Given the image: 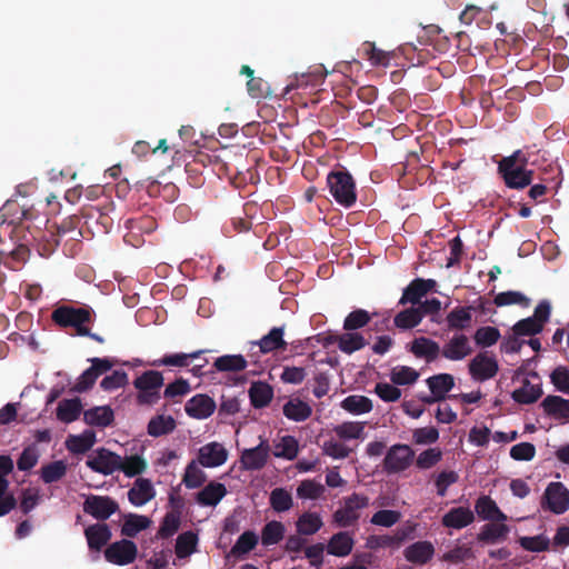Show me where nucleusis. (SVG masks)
<instances>
[{
    "label": "nucleus",
    "mask_w": 569,
    "mask_h": 569,
    "mask_svg": "<svg viewBox=\"0 0 569 569\" xmlns=\"http://www.w3.org/2000/svg\"><path fill=\"white\" fill-rule=\"evenodd\" d=\"M67 471V465L62 460L50 462L41 468V479L46 483L60 480Z\"/></svg>",
    "instance_id": "864d4df0"
},
{
    "label": "nucleus",
    "mask_w": 569,
    "mask_h": 569,
    "mask_svg": "<svg viewBox=\"0 0 569 569\" xmlns=\"http://www.w3.org/2000/svg\"><path fill=\"white\" fill-rule=\"evenodd\" d=\"M138 555L137 545L127 539H122L109 545L104 550V558L110 563L126 566L132 563Z\"/></svg>",
    "instance_id": "6e6552de"
},
{
    "label": "nucleus",
    "mask_w": 569,
    "mask_h": 569,
    "mask_svg": "<svg viewBox=\"0 0 569 569\" xmlns=\"http://www.w3.org/2000/svg\"><path fill=\"white\" fill-rule=\"evenodd\" d=\"M473 520V511L470 508L457 507L443 515L442 525L447 528L462 529L472 523Z\"/></svg>",
    "instance_id": "aec40b11"
},
{
    "label": "nucleus",
    "mask_w": 569,
    "mask_h": 569,
    "mask_svg": "<svg viewBox=\"0 0 569 569\" xmlns=\"http://www.w3.org/2000/svg\"><path fill=\"white\" fill-rule=\"evenodd\" d=\"M499 371L498 360L488 352L477 353L468 363V372L476 382H485L496 377Z\"/></svg>",
    "instance_id": "423d86ee"
},
{
    "label": "nucleus",
    "mask_w": 569,
    "mask_h": 569,
    "mask_svg": "<svg viewBox=\"0 0 569 569\" xmlns=\"http://www.w3.org/2000/svg\"><path fill=\"white\" fill-rule=\"evenodd\" d=\"M138 390V401L141 405H153L160 399V389L163 385V376L159 371H147L133 382Z\"/></svg>",
    "instance_id": "20e7f679"
},
{
    "label": "nucleus",
    "mask_w": 569,
    "mask_h": 569,
    "mask_svg": "<svg viewBox=\"0 0 569 569\" xmlns=\"http://www.w3.org/2000/svg\"><path fill=\"white\" fill-rule=\"evenodd\" d=\"M541 393L542 391L539 383H533L525 379L521 387L512 392V398L519 403H532L538 400Z\"/></svg>",
    "instance_id": "4c0bfd02"
},
{
    "label": "nucleus",
    "mask_w": 569,
    "mask_h": 569,
    "mask_svg": "<svg viewBox=\"0 0 569 569\" xmlns=\"http://www.w3.org/2000/svg\"><path fill=\"white\" fill-rule=\"evenodd\" d=\"M84 536L91 550L100 551L111 538V531L106 523H94L86 528Z\"/></svg>",
    "instance_id": "4be33fe9"
},
{
    "label": "nucleus",
    "mask_w": 569,
    "mask_h": 569,
    "mask_svg": "<svg viewBox=\"0 0 569 569\" xmlns=\"http://www.w3.org/2000/svg\"><path fill=\"white\" fill-rule=\"evenodd\" d=\"M326 489L325 486L320 482L307 479L300 482V485L297 488V496L300 499L305 500H316L319 499L323 493Z\"/></svg>",
    "instance_id": "de8ad7c7"
},
{
    "label": "nucleus",
    "mask_w": 569,
    "mask_h": 569,
    "mask_svg": "<svg viewBox=\"0 0 569 569\" xmlns=\"http://www.w3.org/2000/svg\"><path fill=\"white\" fill-rule=\"evenodd\" d=\"M198 536L192 531H186L178 536L176 542V556L186 559L197 551Z\"/></svg>",
    "instance_id": "ea45409f"
},
{
    "label": "nucleus",
    "mask_w": 569,
    "mask_h": 569,
    "mask_svg": "<svg viewBox=\"0 0 569 569\" xmlns=\"http://www.w3.org/2000/svg\"><path fill=\"white\" fill-rule=\"evenodd\" d=\"M365 429L366 422L363 421H345L336 425L331 432L349 445L352 440H363L366 437Z\"/></svg>",
    "instance_id": "412c9836"
},
{
    "label": "nucleus",
    "mask_w": 569,
    "mask_h": 569,
    "mask_svg": "<svg viewBox=\"0 0 569 569\" xmlns=\"http://www.w3.org/2000/svg\"><path fill=\"white\" fill-rule=\"evenodd\" d=\"M327 184L333 199L343 207H351L357 199L356 186L348 172L336 171L327 177Z\"/></svg>",
    "instance_id": "f03ea898"
},
{
    "label": "nucleus",
    "mask_w": 569,
    "mask_h": 569,
    "mask_svg": "<svg viewBox=\"0 0 569 569\" xmlns=\"http://www.w3.org/2000/svg\"><path fill=\"white\" fill-rule=\"evenodd\" d=\"M259 439L258 446L244 449L241 453L240 463L246 470H259L263 468L268 461L270 446L262 437Z\"/></svg>",
    "instance_id": "ddd939ff"
},
{
    "label": "nucleus",
    "mask_w": 569,
    "mask_h": 569,
    "mask_svg": "<svg viewBox=\"0 0 569 569\" xmlns=\"http://www.w3.org/2000/svg\"><path fill=\"white\" fill-rule=\"evenodd\" d=\"M543 508L556 515L566 512L569 508V490L561 482H551L543 495Z\"/></svg>",
    "instance_id": "1a4fd4ad"
},
{
    "label": "nucleus",
    "mask_w": 569,
    "mask_h": 569,
    "mask_svg": "<svg viewBox=\"0 0 569 569\" xmlns=\"http://www.w3.org/2000/svg\"><path fill=\"white\" fill-rule=\"evenodd\" d=\"M423 318L421 308H409L395 317V325L400 329H411L418 326Z\"/></svg>",
    "instance_id": "a18cd8bd"
},
{
    "label": "nucleus",
    "mask_w": 569,
    "mask_h": 569,
    "mask_svg": "<svg viewBox=\"0 0 569 569\" xmlns=\"http://www.w3.org/2000/svg\"><path fill=\"white\" fill-rule=\"evenodd\" d=\"M216 409L214 401L206 395H197L189 399L184 406L186 412L196 419L210 417Z\"/></svg>",
    "instance_id": "dca6fc26"
},
{
    "label": "nucleus",
    "mask_w": 569,
    "mask_h": 569,
    "mask_svg": "<svg viewBox=\"0 0 569 569\" xmlns=\"http://www.w3.org/2000/svg\"><path fill=\"white\" fill-rule=\"evenodd\" d=\"M435 553V548L429 541H418L405 549V558L415 563H426Z\"/></svg>",
    "instance_id": "c85d7f7f"
},
{
    "label": "nucleus",
    "mask_w": 569,
    "mask_h": 569,
    "mask_svg": "<svg viewBox=\"0 0 569 569\" xmlns=\"http://www.w3.org/2000/svg\"><path fill=\"white\" fill-rule=\"evenodd\" d=\"M495 303L498 307L519 305L528 307L530 299L519 291H505L500 292L495 297Z\"/></svg>",
    "instance_id": "13d9d810"
},
{
    "label": "nucleus",
    "mask_w": 569,
    "mask_h": 569,
    "mask_svg": "<svg viewBox=\"0 0 569 569\" xmlns=\"http://www.w3.org/2000/svg\"><path fill=\"white\" fill-rule=\"evenodd\" d=\"M228 457L229 452L222 443L211 441L198 449L196 460L200 462L203 468L212 469L224 465Z\"/></svg>",
    "instance_id": "9d476101"
},
{
    "label": "nucleus",
    "mask_w": 569,
    "mask_h": 569,
    "mask_svg": "<svg viewBox=\"0 0 569 569\" xmlns=\"http://www.w3.org/2000/svg\"><path fill=\"white\" fill-rule=\"evenodd\" d=\"M441 349V356L450 361H461L472 352V347L467 336L453 335Z\"/></svg>",
    "instance_id": "4468645a"
},
{
    "label": "nucleus",
    "mask_w": 569,
    "mask_h": 569,
    "mask_svg": "<svg viewBox=\"0 0 569 569\" xmlns=\"http://www.w3.org/2000/svg\"><path fill=\"white\" fill-rule=\"evenodd\" d=\"M148 469V461L143 452H136L124 457L120 456L119 470L126 477L133 478L143 475Z\"/></svg>",
    "instance_id": "a211bd4d"
},
{
    "label": "nucleus",
    "mask_w": 569,
    "mask_h": 569,
    "mask_svg": "<svg viewBox=\"0 0 569 569\" xmlns=\"http://www.w3.org/2000/svg\"><path fill=\"white\" fill-rule=\"evenodd\" d=\"M156 496V490L152 482L147 478H138L128 491L129 501L136 506L141 507L151 501Z\"/></svg>",
    "instance_id": "2eb2a0df"
},
{
    "label": "nucleus",
    "mask_w": 569,
    "mask_h": 569,
    "mask_svg": "<svg viewBox=\"0 0 569 569\" xmlns=\"http://www.w3.org/2000/svg\"><path fill=\"white\" fill-rule=\"evenodd\" d=\"M258 543V536L252 531L243 532L233 547L231 548V555L242 556L251 551Z\"/></svg>",
    "instance_id": "5fc2aeb1"
},
{
    "label": "nucleus",
    "mask_w": 569,
    "mask_h": 569,
    "mask_svg": "<svg viewBox=\"0 0 569 569\" xmlns=\"http://www.w3.org/2000/svg\"><path fill=\"white\" fill-rule=\"evenodd\" d=\"M369 505V499L366 496L353 493L346 498L341 508H339L332 516L333 522L338 527H349L357 522L360 517V510Z\"/></svg>",
    "instance_id": "39448f33"
},
{
    "label": "nucleus",
    "mask_w": 569,
    "mask_h": 569,
    "mask_svg": "<svg viewBox=\"0 0 569 569\" xmlns=\"http://www.w3.org/2000/svg\"><path fill=\"white\" fill-rule=\"evenodd\" d=\"M213 366L218 371L237 372L247 367V361L241 355H226L218 357Z\"/></svg>",
    "instance_id": "37998d69"
},
{
    "label": "nucleus",
    "mask_w": 569,
    "mask_h": 569,
    "mask_svg": "<svg viewBox=\"0 0 569 569\" xmlns=\"http://www.w3.org/2000/svg\"><path fill=\"white\" fill-rule=\"evenodd\" d=\"M427 385L436 399H442L453 388L455 379L449 373L430 377Z\"/></svg>",
    "instance_id": "f704fd0d"
},
{
    "label": "nucleus",
    "mask_w": 569,
    "mask_h": 569,
    "mask_svg": "<svg viewBox=\"0 0 569 569\" xmlns=\"http://www.w3.org/2000/svg\"><path fill=\"white\" fill-rule=\"evenodd\" d=\"M202 468L203 467L196 459L191 460L187 465L182 478V481L187 488L196 489L203 485V482L207 479V476Z\"/></svg>",
    "instance_id": "e433bc0d"
},
{
    "label": "nucleus",
    "mask_w": 569,
    "mask_h": 569,
    "mask_svg": "<svg viewBox=\"0 0 569 569\" xmlns=\"http://www.w3.org/2000/svg\"><path fill=\"white\" fill-rule=\"evenodd\" d=\"M283 525L279 521H270L262 530L261 541L264 546L276 545L283 538Z\"/></svg>",
    "instance_id": "603ef678"
},
{
    "label": "nucleus",
    "mask_w": 569,
    "mask_h": 569,
    "mask_svg": "<svg viewBox=\"0 0 569 569\" xmlns=\"http://www.w3.org/2000/svg\"><path fill=\"white\" fill-rule=\"evenodd\" d=\"M120 456L107 450L99 449L88 457L86 465L96 472L104 476L112 475L119 470Z\"/></svg>",
    "instance_id": "f8f14e48"
},
{
    "label": "nucleus",
    "mask_w": 569,
    "mask_h": 569,
    "mask_svg": "<svg viewBox=\"0 0 569 569\" xmlns=\"http://www.w3.org/2000/svg\"><path fill=\"white\" fill-rule=\"evenodd\" d=\"M419 373L411 367L397 366L390 372V379L395 385L403 386L413 383Z\"/></svg>",
    "instance_id": "3c124183"
},
{
    "label": "nucleus",
    "mask_w": 569,
    "mask_h": 569,
    "mask_svg": "<svg viewBox=\"0 0 569 569\" xmlns=\"http://www.w3.org/2000/svg\"><path fill=\"white\" fill-rule=\"evenodd\" d=\"M176 428V421L171 416L159 415L148 423V433L152 437H160L171 432Z\"/></svg>",
    "instance_id": "c03bdc74"
},
{
    "label": "nucleus",
    "mask_w": 569,
    "mask_h": 569,
    "mask_svg": "<svg viewBox=\"0 0 569 569\" xmlns=\"http://www.w3.org/2000/svg\"><path fill=\"white\" fill-rule=\"evenodd\" d=\"M526 162L519 150L499 162V171L509 188L523 189L531 183L532 171L526 168Z\"/></svg>",
    "instance_id": "f257e3e1"
},
{
    "label": "nucleus",
    "mask_w": 569,
    "mask_h": 569,
    "mask_svg": "<svg viewBox=\"0 0 569 569\" xmlns=\"http://www.w3.org/2000/svg\"><path fill=\"white\" fill-rule=\"evenodd\" d=\"M475 510L482 520L500 522L507 520V516L499 509L498 505L488 496H482L476 501Z\"/></svg>",
    "instance_id": "b1692460"
},
{
    "label": "nucleus",
    "mask_w": 569,
    "mask_h": 569,
    "mask_svg": "<svg viewBox=\"0 0 569 569\" xmlns=\"http://www.w3.org/2000/svg\"><path fill=\"white\" fill-rule=\"evenodd\" d=\"M261 352L267 353L279 348H283L286 342L283 340V329L282 328H273L269 331L268 335L263 336L258 342Z\"/></svg>",
    "instance_id": "49530a36"
},
{
    "label": "nucleus",
    "mask_w": 569,
    "mask_h": 569,
    "mask_svg": "<svg viewBox=\"0 0 569 569\" xmlns=\"http://www.w3.org/2000/svg\"><path fill=\"white\" fill-rule=\"evenodd\" d=\"M410 351L417 357L425 359L427 362L436 360L441 355L439 345L428 338L419 337L411 343Z\"/></svg>",
    "instance_id": "5701e85b"
},
{
    "label": "nucleus",
    "mask_w": 569,
    "mask_h": 569,
    "mask_svg": "<svg viewBox=\"0 0 569 569\" xmlns=\"http://www.w3.org/2000/svg\"><path fill=\"white\" fill-rule=\"evenodd\" d=\"M536 448L530 442H520L511 447L510 457L517 461H530L535 458Z\"/></svg>",
    "instance_id": "338daca9"
},
{
    "label": "nucleus",
    "mask_w": 569,
    "mask_h": 569,
    "mask_svg": "<svg viewBox=\"0 0 569 569\" xmlns=\"http://www.w3.org/2000/svg\"><path fill=\"white\" fill-rule=\"evenodd\" d=\"M92 319V310L90 308H73L70 306H61L52 312V320L61 327H74L79 335H89L88 329L83 326Z\"/></svg>",
    "instance_id": "7ed1b4c3"
},
{
    "label": "nucleus",
    "mask_w": 569,
    "mask_h": 569,
    "mask_svg": "<svg viewBox=\"0 0 569 569\" xmlns=\"http://www.w3.org/2000/svg\"><path fill=\"white\" fill-rule=\"evenodd\" d=\"M272 453L276 458L293 460L299 453V442L293 436H282L273 440Z\"/></svg>",
    "instance_id": "393cba45"
},
{
    "label": "nucleus",
    "mask_w": 569,
    "mask_h": 569,
    "mask_svg": "<svg viewBox=\"0 0 569 569\" xmlns=\"http://www.w3.org/2000/svg\"><path fill=\"white\" fill-rule=\"evenodd\" d=\"M321 451L325 456L335 460H342L352 453L353 448L331 432L327 436V439L323 440Z\"/></svg>",
    "instance_id": "6ab92c4d"
},
{
    "label": "nucleus",
    "mask_w": 569,
    "mask_h": 569,
    "mask_svg": "<svg viewBox=\"0 0 569 569\" xmlns=\"http://www.w3.org/2000/svg\"><path fill=\"white\" fill-rule=\"evenodd\" d=\"M541 321L529 317L518 321L513 326V331L518 336H530L539 333L542 330Z\"/></svg>",
    "instance_id": "e2e57ef3"
},
{
    "label": "nucleus",
    "mask_w": 569,
    "mask_h": 569,
    "mask_svg": "<svg viewBox=\"0 0 569 569\" xmlns=\"http://www.w3.org/2000/svg\"><path fill=\"white\" fill-rule=\"evenodd\" d=\"M447 322L449 328L452 329H465L471 322L470 308H455L447 316Z\"/></svg>",
    "instance_id": "8fccbe9b"
},
{
    "label": "nucleus",
    "mask_w": 569,
    "mask_h": 569,
    "mask_svg": "<svg viewBox=\"0 0 569 569\" xmlns=\"http://www.w3.org/2000/svg\"><path fill=\"white\" fill-rule=\"evenodd\" d=\"M203 351L198 350L190 353H172L167 355L161 359L154 360L151 362V366L160 367H187L190 365V361L198 358Z\"/></svg>",
    "instance_id": "79ce46f5"
},
{
    "label": "nucleus",
    "mask_w": 569,
    "mask_h": 569,
    "mask_svg": "<svg viewBox=\"0 0 569 569\" xmlns=\"http://www.w3.org/2000/svg\"><path fill=\"white\" fill-rule=\"evenodd\" d=\"M473 338L478 346L483 348L491 347L499 340L500 332L495 327H482L476 331Z\"/></svg>",
    "instance_id": "680f3d73"
},
{
    "label": "nucleus",
    "mask_w": 569,
    "mask_h": 569,
    "mask_svg": "<svg viewBox=\"0 0 569 569\" xmlns=\"http://www.w3.org/2000/svg\"><path fill=\"white\" fill-rule=\"evenodd\" d=\"M96 442L93 431L87 430L79 436H72L67 440L68 448L73 452H84L89 450Z\"/></svg>",
    "instance_id": "09e8293b"
},
{
    "label": "nucleus",
    "mask_w": 569,
    "mask_h": 569,
    "mask_svg": "<svg viewBox=\"0 0 569 569\" xmlns=\"http://www.w3.org/2000/svg\"><path fill=\"white\" fill-rule=\"evenodd\" d=\"M371 317L368 311L363 309H357L350 312L343 322V329L347 331L357 330L367 326Z\"/></svg>",
    "instance_id": "bf43d9fd"
},
{
    "label": "nucleus",
    "mask_w": 569,
    "mask_h": 569,
    "mask_svg": "<svg viewBox=\"0 0 569 569\" xmlns=\"http://www.w3.org/2000/svg\"><path fill=\"white\" fill-rule=\"evenodd\" d=\"M401 518V513L396 510H379L371 517V523L380 527H391Z\"/></svg>",
    "instance_id": "69168bd1"
},
{
    "label": "nucleus",
    "mask_w": 569,
    "mask_h": 569,
    "mask_svg": "<svg viewBox=\"0 0 569 569\" xmlns=\"http://www.w3.org/2000/svg\"><path fill=\"white\" fill-rule=\"evenodd\" d=\"M427 295L425 287L421 284V278L413 280L403 291L402 297L400 298V303L406 305L417 303L420 301L422 297Z\"/></svg>",
    "instance_id": "052dcab7"
},
{
    "label": "nucleus",
    "mask_w": 569,
    "mask_h": 569,
    "mask_svg": "<svg viewBox=\"0 0 569 569\" xmlns=\"http://www.w3.org/2000/svg\"><path fill=\"white\" fill-rule=\"evenodd\" d=\"M249 397L254 408H263L272 400L273 389L267 382L256 381L249 388Z\"/></svg>",
    "instance_id": "c756f323"
},
{
    "label": "nucleus",
    "mask_w": 569,
    "mask_h": 569,
    "mask_svg": "<svg viewBox=\"0 0 569 569\" xmlns=\"http://www.w3.org/2000/svg\"><path fill=\"white\" fill-rule=\"evenodd\" d=\"M520 546L531 552L546 551L550 547V539L545 535H538L533 537H521L519 538Z\"/></svg>",
    "instance_id": "4d7b16f0"
},
{
    "label": "nucleus",
    "mask_w": 569,
    "mask_h": 569,
    "mask_svg": "<svg viewBox=\"0 0 569 569\" xmlns=\"http://www.w3.org/2000/svg\"><path fill=\"white\" fill-rule=\"evenodd\" d=\"M83 511L97 520H107L119 509L114 499L108 496L89 495L83 501Z\"/></svg>",
    "instance_id": "0eeeda50"
},
{
    "label": "nucleus",
    "mask_w": 569,
    "mask_h": 569,
    "mask_svg": "<svg viewBox=\"0 0 569 569\" xmlns=\"http://www.w3.org/2000/svg\"><path fill=\"white\" fill-rule=\"evenodd\" d=\"M322 518L317 512H305L297 520V531L300 535L311 536L322 527Z\"/></svg>",
    "instance_id": "a19ab883"
},
{
    "label": "nucleus",
    "mask_w": 569,
    "mask_h": 569,
    "mask_svg": "<svg viewBox=\"0 0 569 569\" xmlns=\"http://www.w3.org/2000/svg\"><path fill=\"white\" fill-rule=\"evenodd\" d=\"M270 505L278 512L287 511L292 507V497L283 488L273 489L270 493Z\"/></svg>",
    "instance_id": "6e6d98bb"
},
{
    "label": "nucleus",
    "mask_w": 569,
    "mask_h": 569,
    "mask_svg": "<svg viewBox=\"0 0 569 569\" xmlns=\"http://www.w3.org/2000/svg\"><path fill=\"white\" fill-rule=\"evenodd\" d=\"M340 407L350 415L360 416L370 412L373 405L371 399L366 396L351 395L340 402Z\"/></svg>",
    "instance_id": "7c9ffc66"
},
{
    "label": "nucleus",
    "mask_w": 569,
    "mask_h": 569,
    "mask_svg": "<svg viewBox=\"0 0 569 569\" xmlns=\"http://www.w3.org/2000/svg\"><path fill=\"white\" fill-rule=\"evenodd\" d=\"M227 492L223 483L211 481L197 493L196 501L202 507H216Z\"/></svg>",
    "instance_id": "f3484780"
},
{
    "label": "nucleus",
    "mask_w": 569,
    "mask_h": 569,
    "mask_svg": "<svg viewBox=\"0 0 569 569\" xmlns=\"http://www.w3.org/2000/svg\"><path fill=\"white\" fill-rule=\"evenodd\" d=\"M509 533V527L500 521H491L485 525L478 533V540L496 543L503 540Z\"/></svg>",
    "instance_id": "2f4dec72"
},
{
    "label": "nucleus",
    "mask_w": 569,
    "mask_h": 569,
    "mask_svg": "<svg viewBox=\"0 0 569 569\" xmlns=\"http://www.w3.org/2000/svg\"><path fill=\"white\" fill-rule=\"evenodd\" d=\"M376 395L386 402H393L400 399L401 391L393 385L379 382L375 387Z\"/></svg>",
    "instance_id": "774afa93"
},
{
    "label": "nucleus",
    "mask_w": 569,
    "mask_h": 569,
    "mask_svg": "<svg viewBox=\"0 0 569 569\" xmlns=\"http://www.w3.org/2000/svg\"><path fill=\"white\" fill-rule=\"evenodd\" d=\"M128 382V376L124 371L116 370L111 375L106 376L101 382L100 387L104 391H113L117 390Z\"/></svg>",
    "instance_id": "0e129e2a"
},
{
    "label": "nucleus",
    "mask_w": 569,
    "mask_h": 569,
    "mask_svg": "<svg viewBox=\"0 0 569 569\" xmlns=\"http://www.w3.org/2000/svg\"><path fill=\"white\" fill-rule=\"evenodd\" d=\"M82 403L79 398L63 399L57 407V419L64 423L76 421L82 412Z\"/></svg>",
    "instance_id": "bb28decb"
},
{
    "label": "nucleus",
    "mask_w": 569,
    "mask_h": 569,
    "mask_svg": "<svg viewBox=\"0 0 569 569\" xmlns=\"http://www.w3.org/2000/svg\"><path fill=\"white\" fill-rule=\"evenodd\" d=\"M312 413L310 405L300 398H291L283 406V415L292 421H305Z\"/></svg>",
    "instance_id": "cd10ccee"
},
{
    "label": "nucleus",
    "mask_w": 569,
    "mask_h": 569,
    "mask_svg": "<svg viewBox=\"0 0 569 569\" xmlns=\"http://www.w3.org/2000/svg\"><path fill=\"white\" fill-rule=\"evenodd\" d=\"M415 452L407 445L392 446L383 460L385 469L388 472H399L406 470L413 460Z\"/></svg>",
    "instance_id": "9b49d317"
},
{
    "label": "nucleus",
    "mask_w": 569,
    "mask_h": 569,
    "mask_svg": "<svg viewBox=\"0 0 569 569\" xmlns=\"http://www.w3.org/2000/svg\"><path fill=\"white\" fill-rule=\"evenodd\" d=\"M338 348L345 353H352L366 346V339L359 332L347 331L336 338Z\"/></svg>",
    "instance_id": "58836bf2"
},
{
    "label": "nucleus",
    "mask_w": 569,
    "mask_h": 569,
    "mask_svg": "<svg viewBox=\"0 0 569 569\" xmlns=\"http://www.w3.org/2000/svg\"><path fill=\"white\" fill-rule=\"evenodd\" d=\"M83 420L90 426L107 427L113 420V411L108 406L94 407L83 412Z\"/></svg>",
    "instance_id": "72a5a7b5"
},
{
    "label": "nucleus",
    "mask_w": 569,
    "mask_h": 569,
    "mask_svg": "<svg viewBox=\"0 0 569 569\" xmlns=\"http://www.w3.org/2000/svg\"><path fill=\"white\" fill-rule=\"evenodd\" d=\"M151 525V520L147 516L130 513L126 516L121 533L126 537L133 538L139 532L146 530Z\"/></svg>",
    "instance_id": "c9c22d12"
},
{
    "label": "nucleus",
    "mask_w": 569,
    "mask_h": 569,
    "mask_svg": "<svg viewBox=\"0 0 569 569\" xmlns=\"http://www.w3.org/2000/svg\"><path fill=\"white\" fill-rule=\"evenodd\" d=\"M353 547V539L348 532H338L328 542V553L337 557L348 556Z\"/></svg>",
    "instance_id": "473e14b6"
},
{
    "label": "nucleus",
    "mask_w": 569,
    "mask_h": 569,
    "mask_svg": "<svg viewBox=\"0 0 569 569\" xmlns=\"http://www.w3.org/2000/svg\"><path fill=\"white\" fill-rule=\"evenodd\" d=\"M541 406L548 416L569 421V400L559 396H548L543 399Z\"/></svg>",
    "instance_id": "a878e982"
}]
</instances>
